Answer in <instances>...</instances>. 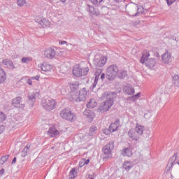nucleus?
Returning <instances> with one entry per match:
<instances>
[{
	"instance_id": "obj_23",
	"label": "nucleus",
	"mask_w": 179,
	"mask_h": 179,
	"mask_svg": "<svg viewBox=\"0 0 179 179\" xmlns=\"http://www.w3.org/2000/svg\"><path fill=\"white\" fill-rule=\"evenodd\" d=\"M124 92L126 94L132 95L135 94V90L131 85H127L124 87Z\"/></svg>"
},
{
	"instance_id": "obj_8",
	"label": "nucleus",
	"mask_w": 179,
	"mask_h": 179,
	"mask_svg": "<svg viewBox=\"0 0 179 179\" xmlns=\"http://www.w3.org/2000/svg\"><path fill=\"white\" fill-rule=\"evenodd\" d=\"M107 62V57L104 56L96 55L94 59V64L96 68H103L106 63Z\"/></svg>"
},
{
	"instance_id": "obj_43",
	"label": "nucleus",
	"mask_w": 179,
	"mask_h": 179,
	"mask_svg": "<svg viewBox=\"0 0 179 179\" xmlns=\"http://www.w3.org/2000/svg\"><path fill=\"white\" fill-rule=\"evenodd\" d=\"M59 45H64V44H66V45H72L71 43H69L66 41H59Z\"/></svg>"
},
{
	"instance_id": "obj_20",
	"label": "nucleus",
	"mask_w": 179,
	"mask_h": 179,
	"mask_svg": "<svg viewBox=\"0 0 179 179\" xmlns=\"http://www.w3.org/2000/svg\"><path fill=\"white\" fill-rule=\"evenodd\" d=\"M20 83L23 85H28L29 86H33V81L31 78L29 76H24L20 80Z\"/></svg>"
},
{
	"instance_id": "obj_46",
	"label": "nucleus",
	"mask_w": 179,
	"mask_h": 179,
	"mask_svg": "<svg viewBox=\"0 0 179 179\" xmlns=\"http://www.w3.org/2000/svg\"><path fill=\"white\" fill-rule=\"evenodd\" d=\"M141 97V92H138V94L134 95L132 96L133 100H136V99H139Z\"/></svg>"
},
{
	"instance_id": "obj_53",
	"label": "nucleus",
	"mask_w": 179,
	"mask_h": 179,
	"mask_svg": "<svg viewBox=\"0 0 179 179\" xmlns=\"http://www.w3.org/2000/svg\"><path fill=\"white\" fill-rule=\"evenodd\" d=\"M176 41H177V38H175Z\"/></svg>"
},
{
	"instance_id": "obj_16",
	"label": "nucleus",
	"mask_w": 179,
	"mask_h": 179,
	"mask_svg": "<svg viewBox=\"0 0 179 179\" xmlns=\"http://www.w3.org/2000/svg\"><path fill=\"white\" fill-rule=\"evenodd\" d=\"M2 64L7 66L8 69H11L12 71H13V69H16L15 64H13V62L9 59H3L2 60Z\"/></svg>"
},
{
	"instance_id": "obj_24",
	"label": "nucleus",
	"mask_w": 179,
	"mask_h": 179,
	"mask_svg": "<svg viewBox=\"0 0 179 179\" xmlns=\"http://www.w3.org/2000/svg\"><path fill=\"white\" fill-rule=\"evenodd\" d=\"M121 155L131 157L132 156V150L130 148H124L121 150Z\"/></svg>"
},
{
	"instance_id": "obj_48",
	"label": "nucleus",
	"mask_w": 179,
	"mask_h": 179,
	"mask_svg": "<svg viewBox=\"0 0 179 179\" xmlns=\"http://www.w3.org/2000/svg\"><path fill=\"white\" fill-rule=\"evenodd\" d=\"M88 178L89 179H94V173H92V174H89L88 175Z\"/></svg>"
},
{
	"instance_id": "obj_10",
	"label": "nucleus",
	"mask_w": 179,
	"mask_h": 179,
	"mask_svg": "<svg viewBox=\"0 0 179 179\" xmlns=\"http://www.w3.org/2000/svg\"><path fill=\"white\" fill-rule=\"evenodd\" d=\"M114 149V142L109 143L103 147V154L105 157H110L111 156V150Z\"/></svg>"
},
{
	"instance_id": "obj_49",
	"label": "nucleus",
	"mask_w": 179,
	"mask_h": 179,
	"mask_svg": "<svg viewBox=\"0 0 179 179\" xmlns=\"http://www.w3.org/2000/svg\"><path fill=\"white\" fill-rule=\"evenodd\" d=\"M3 129H5V127L3 126H0V134L3 132Z\"/></svg>"
},
{
	"instance_id": "obj_21",
	"label": "nucleus",
	"mask_w": 179,
	"mask_h": 179,
	"mask_svg": "<svg viewBox=\"0 0 179 179\" xmlns=\"http://www.w3.org/2000/svg\"><path fill=\"white\" fill-rule=\"evenodd\" d=\"M40 96V90H35L32 93H29L28 94L29 100H31V101H35L36 98Z\"/></svg>"
},
{
	"instance_id": "obj_47",
	"label": "nucleus",
	"mask_w": 179,
	"mask_h": 179,
	"mask_svg": "<svg viewBox=\"0 0 179 179\" xmlns=\"http://www.w3.org/2000/svg\"><path fill=\"white\" fill-rule=\"evenodd\" d=\"M40 79V76H36L34 77H31V80H38Z\"/></svg>"
},
{
	"instance_id": "obj_44",
	"label": "nucleus",
	"mask_w": 179,
	"mask_h": 179,
	"mask_svg": "<svg viewBox=\"0 0 179 179\" xmlns=\"http://www.w3.org/2000/svg\"><path fill=\"white\" fill-rule=\"evenodd\" d=\"M90 160L86 159H83V165H80V167H83V166L87 165V164L90 163Z\"/></svg>"
},
{
	"instance_id": "obj_5",
	"label": "nucleus",
	"mask_w": 179,
	"mask_h": 179,
	"mask_svg": "<svg viewBox=\"0 0 179 179\" xmlns=\"http://www.w3.org/2000/svg\"><path fill=\"white\" fill-rule=\"evenodd\" d=\"M119 69L118 66L115 64H112L109 66L106 71V76L108 80H114L115 78H117V75L118 74Z\"/></svg>"
},
{
	"instance_id": "obj_17",
	"label": "nucleus",
	"mask_w": 179,
	"mask_h": 179,
	"mask_svg": "<svg viewBox=\"0 0 179 179\" xmlns=\"http://www.w3.org/2000/svg\"><path fill=\"white\" fill-rule=\"evenodd\" d=\"M69 100L73 102H76L79 103L80 99H79V94L78 92H71L69 95Z\"/></svg>"
},
{
	"instance_id": "obj_9",
	"label": "nucleus",
	"mask_w": 179,
	"mask_h": 179,
	"mask_svg": "<svg viewBox=\"0 0 179 179\" xmlns=\"http://www.w3.org/2000/svg\"><path fill=\"white\" fill-rule=\"evenodd\" d=\"M12 106L15 108H24L26 105L22 101V97L17 96L12 100Z\"/></svg>"
},
{
	"instance_id": "obj_27",
	"label": "nucleus",
	"mask_w": 179,
	"mask_h": 179,
	"mask_svg": "<svg viewBox=\"0 0 179 179\" xmlns=\"http://www.w3.org/2000/svg\"><path fill=\"white\" fill-rule=\"evenodd\" d=\"M5 80H6V72L3 69L0 68V84L5 83Z\"/></svg>"
},
{
	"instance_id": "obj_34",
	"label": "nucleus",
	"mask_w": 179,
	"mask_h": 179,
	"mask_svg": "<svg viewBox=\"0 0 179 179\" xmlns=\"http://www.w3.org/2000/svg\"><path fill=\"white\" fill-rule=\"evenodd\" d=\"M78 176V172L75 168L72 169L69 173V179H75V177Z\"/></svg>"
},
{
	"instance_id": "obj_40",
	"label": "nucleus",
	"mask_w": 179,
	"mask_h": 179,
	"mask_svg": "<svg viewBox=\"0 0 179 179\" xmlns=\"http://www.w3.org/2000/svg\"><path fill=\"white\" fill-rule=\"evenodd\" d=\"M17 5L18 6H23L24 5H26V0H17Z\"/></svg>"
},
{
	"instance_id": "obj_2",
	"label": "nucleus",
	"mask_w": 179,
	"mask_h": 179,
	"mask_svg": "<svg viewBox=\"0 0 179 179\" xmlns=\"http://www.w3.org/2000/svg\"><path fill=\"white\" fill-rule=\"evenodd\" d=\"M149 57H150V52L146 50H143L140 62L141 64H145V66L149 69H152L156 66L157 62L156 59H149Z\"/></svg>"
},
{
	"instance_id": "obj_45",
	"label": "nucleus",
	"mask_w": 179,
	"mask_h": 179,
	"mask_svg": "<svg viewBox=\"0 0 179 179\" xmlns=\"http://www.w3.org/2000/svg\"><path fill=\"white\" fill-rule=\"evenodd\" d=\"M174 2H176V0H166L168 6L173 5V3H174Z\"/></svg>"
},
{
	"instance_id": "obj_25",
	"label": "nucleus",
	"mask_w": 179,
	"mask_h": 179,
	"mask_svg": "<svg viewBox=\"0 0 179 179\" xmlns=\"http://www.w3.org/2000/svg\"><path fill=\"white\" fill-rule=\"evenodd\" d=\"M87 10H89V12L92 15H94L95 16H99V15H100V12H99V10H97L96 8H94V6H92L90 5H87Z\"/></svg>"
},
{
	"instance_id": "obj_41",
	"label": "nucleus",
	"mask_w": 179,
	"mask_h": 179,
	"mask_svg": "<svg viewBox=\"0 0 179 179\" xmlns=\"http://www.w3.org/2000/svg\"><path fill=\"white\" fill-rule=\"evenodd\" d=\"M6 120V115L2 112H0V122H3Z\"/></svg>"
},
{
	"instance_id": "obj_11",
	"label": "nucleus",
	"mask_w": 179,
	"mask_h": 179,
	"mask_svg": "<svg viewBox=\"0 0 179 179\" xmlns=\"http://www.w3.org/2000/svg\"><path fill=\"white\" fill-rule=\"evenodd\" d=\"M44 55L45 58H48V59H52V58L57 55V52L54 48H48L45 49Z\"/></svg>"
},
{
	"instance_id": "obj_12",
	"label": "nucleus",
	"mask_w": 179,
	"mask_h": 179,
	"mask_svg": "<svg viewBox=\"0 0 179 179\" xmlns=\"http://www.w3.org/2000/svg\"><path fill=\"white\" fill-rule=\"evenodd\" d=\"M118 127H120L119 119L116 120L114 123H111L109 126V129L105 130V132L107 131L106 134H108L111 132H115V131H118Z\"/></svg>"
},
{
	"instance_id": "obj_6",
	"label": "nucleus",
	"mask_w": 179,
	"mask_h": 179,
	"mask_svg": "<svg viewBox=\"0 0 179 179\" xmlns=\"http://www.w3.org/2000/svg\"><path fill=\"white\" fill-rule=\"evenodd\" d=\"M60 117L64 120H66L67 121H71V122L76 120V115L75 113L71 111L70 108H65L60 112Z\"/></svg>"
},
{
	"instance_id": "obj_29",
	"label": "nucleus",
	"mask_w": 179,
	"mask_h": 179,
	"mask_svg": "<svg viewBox=\"0 0 179 179\" xmlns=\"http://www.w3.org/2000/svg\"><path fill=\"white\" fill-rule=\"evenodd\" d=\"M137 13L135 15H130V14H127L128 16H129L130 17H138V16H141V15H142V13H143V7H141V6H137Z\"/></svg>"
},
{
	"instance_id": "obj_4",
	"label": "nucleus",
	"mask_w": 179,
	"mask_h": 179,
	"mask_svg": "<svg viewBox=\"0 0 179 179\" xmlns=\"http://www.w3.org/2000/svg\"><path fill=\"white\" fill-rule=\"evenodd\" d=\"M41 106L45 110L48 111H51L52 110L55 109V106H57V102L52 98L50 96H45L42 99Z\"/></svg>"
},
{
	"instance_id": "obj_30",
	"label": "nucleus",
	"mask_w": 179,
	"mask_h": 179,
	"mask_svg": "<svg viewBox=\"0 0 179 179\" xmlns=\"http://www.w3.org/2000/svg\"><path fill=\"white\" fill-rule=\"evenodd\" d=\"M97 106V102L96 99H90V101L87 103V108H94Z\"/></svg>"
},
{
	"instance_id": "obj_13",
	"label": "nucleus",
	"mask_w": 179,
	"mask_h": 179,
	"mask_svg": "<svg viewBox=\"0 0 179 179\" xmlns=\"http://www.w3.org/2000/svg\"><path fill=\"white\" fill-rule=\"evenodd\" d=\"M36 23L39 24V27H48L50 26V21L45 18L39 17L36 20Z\"/></svg>"
},
{
	"instance_id": "obj_7",
	"label": "nucleus",
	"mask_w": 179,
	"mask_h": 179,
	"mask_svg": "<svg viewBox=\"0 0 179 179\" xmlns=\"http://www.w3.org/2000/svg\"><path fill=\"white\" fill-rule=\"evenodd\" d=\"M88 72H89V67H85V69H82L79 65L75 66L73 69V75H74V76H76V78L86 76Z\"/></svg>"
},
{
	"instance_id": "obj_38",
	"label": "nucleus",
	"mask_w": 179,
	"mask_h": 179,
	"mask_svg": "<svg viewBox=\"0 0 179 179\" xmlns=\"http://www.w3.org/2000/svg\"><path fill=\"white\" fill-rule=\"evenodd\" d=\"M89 1L90 2H92L93 5H96L97 6H99V5H100V3L103 2V0H89Z\"/></svg>"
},
{
	"instance_id": "obj_36",
	"label": "nucleus",
	"mask_w": 179,
	"mask_h": 179,
	"mask_svg": "<svg viewBox=\"0 0 179 179\" xmlns=\"http://www.w3.org/2000/svg\"><path fill=\"white\" fill-rule=\"evenodd\" d=\"M8 159H9V155L2 156L1 159H0V164L1 166H3L4 163H6V162H8Z\"/></svg>"
},
{
	"instance_id": "obj_22",
	"label": "nucleus",
	"mask_w": 179,
	"mask_h": 179,
	"mask_svg": "<svg viewBox=\"0 0 179 179\" xmlns=\"http://www.w3.org/2000/svg\"><path fill=\"white\" fill-rule=\"evenodd\" d=\"M83 114L84 115L87 116V118H88V120H90V122H92V120H94V117H96V115H94V113H93V111L89 109H86L84 111Z\"/></svg>"
},
{
	"instance_id": "obj_50",
	"label": "nucleus",
	"mask_w": 179,
	"mask_h": 179,
	"mask_svg": "<svg viewBox=\"0 0 179 179\" xmlns=\"http://www.w3.org/2000/svg\"><path fill=\"white\" fill-rule=\"evenodd\" d=\"M0 174L1 176H3V174H5V169H2L0 170Z\"/></svg>"
},
{
	"instance_id": "obj_32",
	"label": "nucleus",
	"mask_w": 179,
	"mask_h": 179,
	"mask_svg": "<svg viewBox=\"0 0 179 179\" xmlns=\"http://www.w3.org/2000/svg\"><path fill=\"white\" fill-rule=\"evenodd\" d=\"M70 89L71 92H76L79 89V82H75L70 84Z\"/></svg>"
},
{
	"instance_id": "obj_39",
	"label": "nucleus",
	"mask_w": 179,
	"mask_h": 179,
	"mask_svg": "<svg viewBox=\"0 0 179 179\" xmlns=\"http://www.w3.org/2000/svg\"><path fill=\"white\" fill-rule=\"evenodd\" d=\"M99 79H100V75L96 76L93 83V89H94V87H96V86L97 85V82H99Z\"/></svg>"
},
{
	"instance_id": "obj_37",
	"label": "nucleus",
	"mask_w": 179,
	"mask_h": 179,
	"mask_svg": "<svg viewBox=\"0 0 179 179\" xmlns=\"http://www.w3.org/2000/svg\"><path fill=\"white\" fill-rule=\"evenodd\" d=\"M173 82L176 87H179V76L178 75L173 77Z\"/></svg>"
},
{
	"instance_id": "obj_18",
	"label": "nucleus",
	"mask_w": 179,
	"mask_h": 179,
	"mask_svg": "<svg viewBox=\"0 0 179 179\" xmlns=\"http://www.w3.org/2000/svg\"><path fill=\"white\" fill-rule=\"evenodd\" d=\"M48 135L50 136V138H55V136L59 135V131L57 130L55 127H51L48 131Z\"/></svg>"
},
{
	"instance_id": "obj_26",
	"label": "nucleus",
	"mask_w": 179,
	"mask_h": 179,
	"mask_svg": "<svg viewBox=\"0 0 179 179\" xmlns=\"http://www.w3.org/2000/svg\"><path fill=\"white\" fill-rule=\"evenodd\" d=\"M117 76H118L120 79H125V78L128 77V72L124 69L119 70Z\"/></svg>"
},
{
	"instance_id": "obj_35",
	"label": "nucleus",
	"mask_w": 179,
	"mask_h": 179,
	"mask_svg": "<svg viewBox=\"0 0 179 179\" xmlns=\"http://www.w3.org/2000/svg\"><path fill=\"white\" fill-rule=\"evenodd\" d=\"M29 148L30 145H27L26 147L23 149L21 152L22 157H26V156H27V152H29Z\"/></svg>"
},
{
	"instance_id": "obj_31",
	"label": "nucleus",
	"mask_w": 179,
	"mask_h": 179,
	"mask_svg": "<svg viewBox=\"0 0 179 179\" xmlns=\"http://www.w3.org/2000/svg\"><path fill=\"white\" fill-rule=\"evenodd\" d=\"M97 134V127L96 126H92L90 128L88 135L89 136H94Z\"/></svg>"
},
{
	"instance_id": "obj_19",
	"label": "nucleus",
	"mask_w": 179,
	"mask_h": 179,
	"mask_svg": "<svg viewBox=\"0 0 179 179\" xmlns=\"http://www.w3.org/2000/svg\"><path fill=\"white\" fill-rule=\"evenodd\" d=\"M87 91L86 90V88H83L79 91L78 94V99L80 101H85L86 100V98L87 97Z\"/></svg>"
},
{
	"instance_id": "obj_28",
	"label": "nucleus",
	"mask_w": 179,
	"mask_h": 179,
	"mask_svg": "<svg viewBox=\"0 0 179 179\" xmlns=\"http://www.w3.org/2000/svg\"><path fill=\"white\" fill-rule=\"evenodd\" d=\"M134 167V162L130 161H126L123 163V169L127 170V171H129L131 169Z\"/></svg>"
},
{
	"instance_id": "obj_42",
	"label": "nucleus",
	"mask_w": 179,
	"mask_h": 179,
	"mask_svg": "<svg viewBox=\"0 0 179 179\" xmlns=\"http://www.w3.org/2000/svg\"><path fill=\"white\" fill-rule=\"evenodd\" d=\"M21 62H22V64H29V62H30V59L29 57H23Z\"/></svg>"
},
{
	"instance_id": "obj_33",
	"label": "nucleus",
	"mask_w": 179,
	"mask_h": 179,
	"mask_svg": "<svg viewBox=\"0 0 179 179\" xmlns=\"http://www.w3.org/2000/svg\"><path fill=\"white\" fill-rule=\"evenodd\" d=\"M177 159V155H175L172 157V158L169 160V166H171V167H173V166H175V164H179L178 162H176V159Z\"/></svg>"
},
{
	"instance_id": "obj_1",
	"label": "nucleus",
	"mask_w": 179,
	"mask_h": 179,
	"mask_svg": "<svg viewBox=\"0 0 179 179\" xmlns=\"http://www.w3.org/2000/svg\"><path fill=\"white\" fill-rule=\"evenodd\" d=\"M102 100H106L107 99L108 100H106L104 102L101 103L99 110L102 113H106V111H108L111 107H113V104H114V99L111 98V93L108 92H105L101 95Z\"/></svg>"
},
{
	"instance_id": "obj_15",
	"label": "nucleus",
	"mask_w": 179,
	"mask_h": 179,
	"mask_svg": "<svg viewBox=\"0 0 179 179\" xmlns=\"http://www.w3.org/2000/svg\"><path fill=\"white\" fill-rule=\"evenodd\" d=\"M162 59L164 63L165 64H170L173 61V59L171 58V54L169 52L166 51L162 55Z\"/></svg>"
},
{
	"instance_id": "obj_54",
	"label": "nucleus",
	"mask_w": 179,
	"mask_h": 179,
	"mask_svg": "<svg viewBox=\"0 0 179 179\" xmlns=\"http://www.w3.org/2000/svg\"><path fill=\"white\" fill-rule=\"evenodd\" d=\"M171 166H170V169H171V167H173V166H171V165H170Z\"/></svg>"
},
{
	"instance_id": "obj_56",
	"label": "nucleus",
	"mask_w": 179,
	"mask_h": 179,
	"mask_svg": "<svg viewBox=\"0 0 179 179\" xmlns=\"http://www.w3.org/2000/svg\"><path fill=\"white\" fill-rule=\"evenodd\" d=\"M167 2V0H165Z\"/></svg>"
},
{
	"instance_id": "obj_52",
	"label": "nucleus",
	"mask_w": 179,
	"mask_h": 179,
	"mask_svg": "<svg viewBox=\"0 0 179 179\" xmlns=\"http://www.w3.org/2000/svg\"><path fill=\"white\" fill-rule=\"evenodd\" d=\"M16 163V157H14L12 161V164H15Z\"/></svg>"
},
{
	"instance_id": "obj_3",
	"label": "nucleus",
	"mask_w": 179,
	"mask_h": 179,
	"mask_svg": "<svg viewBox=\"0 0 179 179\" xmlns=\"http://www.w3.org/2000/svg\"><path fill=\"white\" fill-rule=\"evenodd\" d=\"M145 127L138 123H136L134 130L130 129L128 131L129 138H131L133 141L138 142L141 139V137L143 135Z\"/></svg>"
},
{
	"instance_id": "obj_51",
	"label": "nucleus",
	"mask_w": 179,
	"mask_h": 179,
	"mask_svg": "<svg viewBox=\"0 0 179 179\" xmlns=\"http://www.w3.org/2000/svg\"><path fill=\"white\" fill-rule=\"evenodd\" d=\"M106 78V75L104 73H102L100 76V78L103 80Z\"/></svg>"
},
{
	"instance_id": "obj_14",
	"label": "nucleus",
	"mask_w": 179,
	"mask_h": 179,
	"mask_svg": "<svg viewBox=\"0 0 179 179\" xmlns=\"http://www.w3.org/2000/svg\"><path fill=\"white\" fill-rule=\"evenodd\" d=\"M38 71H42L43 72H50L52 69V66L47 63H43L42 64H38Z\"/></svg>"
},
{
	"instance_id": "obj_55",
	"label": "nucleus",
	"mask_w": 179,
	"mask_h": 179,
	"mask_svg": "<svg viewBox=\"0 0 179 179\" xmlns=\"http://www.w3.org/2000/svg\"><path fill=\"white\" fill-rule=\"evenodd\" d=\"M1 62H0V66H1Z\"/></svg>"
}]
</instances>
